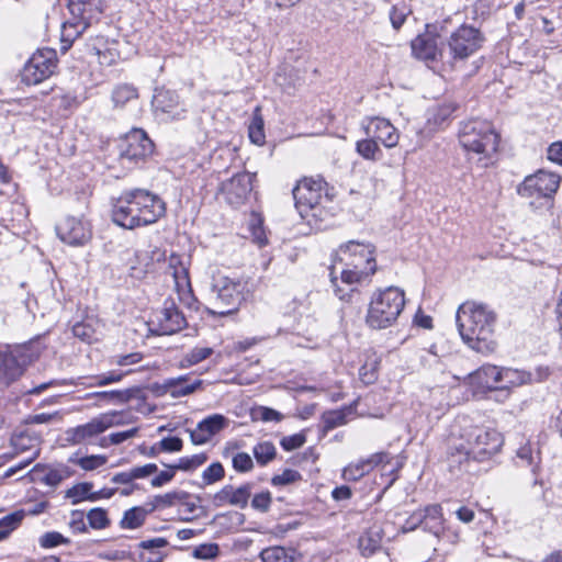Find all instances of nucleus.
Wrapping results in <instances>:
<instances>
[{
  "label": "nucleus",
  "instance_id": "8fccbe9b",
  "mask_svg": "<svg viewBox=\"0 0 562 562\" xmlns=\"http://www.w3.org/2000/svg\"><path fill=\"white\" fill-rule=\"evenodd\" d=\"M224 476V468L220 462L209 465L202 473L203 483L209 485L217 482Z\"/></svg>",
  "mask_w": 562,
  "mask_h": 562
},
{
  "label": "nucleus",
  "instance_id": "9d476101",
  "mask_svg": "<svg viewBox=\"0 0 562 562\" xmlns=\"http://www.w3.org/2000/svg\"><path fill=\"white\" fill-rule=\"evenodd\" d=\"M295 207L302 217L312 213L316 216V210L324 202L328 201L326 194V182L318 178H304L299 181L292 190Z\"/></svg>",
  "mask_w": 562,
  "mask_h": 562
},
{
  "label": "nucleus",
  "instance_id": "13d9d810",
  "mask_svg": "<svg viewBox=\"0 0 562 562\" xmlns=\"http://www.w3.org/2000/svg\"><path fill=\"white\" fill-rule=\"evenodd\" d=\"M72 382L71 381H68V380H57V379H54V380H49L47 382H44V383H41L30 390H26L25 391V394H29V395H38L41 394L42 392L50 389V387H54V386H60V385H71Z\"/></svg>",
  "mask_w": 562,
  "mask_h": 562
},
{
  "label": "nucleus",
  "instance_id": "a18cd8bd",
  "mask_svg": "<svg viewBox=\"0 0 562 562\" xmlns=\"http://www.w3.org/2000/svg\"><path fill=\"white\" fill-rule=\"evenodd\" d=\"M70 540L64 537L58 531H48L42 535L38 539V543L43 549H50L60 544H68Z\"/></svg>",
  "mask_w": 562,
  "mask_h": 562
},
{
  "label": "nucleus",
  "instance_id": "58836bf2",
  "mask_svg": "<svg viewBox=\"0 0 562 562\" xmlns=\"http://www.w3.org/2000/svg\"><path fill=\"white\" fill-rule=\"evenodd\" d=\"M518 464L531 467V472L535 473L538 467L540 456L538 451H533L530 443L521 446L517 452Z\"/></svg>",
  "mask_w": 562,
  "mask_h": 562
},
{
  "label": "nucleus",
  "instance_id": "7ed1b4c3",
  "mask_svg": "<svg viewBox=\"0 0 562 562\" xmlns=\"http://www.w3.org/2000/svg\"><path fill=\"white\" fill-rule=\"evenodd\" d=\"M461 442L451 447L449 467L469 472L472 461H484L497 453L503 446V437L494 428L469 426L463 428Z\"/></svg>",
  "mask_w": 562,
  "mask_h": 562
},
{
  "label": "nucleus",
  "instance_id": "aec40b11",
  "mask_svg": "<svg viewBox=\"0 0 562 562\" xmlns=\"http://www.w3.org/2000/svg\"><path fill=\"white\" fill-rule=\"evenodd\" d=\"M252 179L254 176L250 173L241 172L223 183V191L227 201L235 205L243 203L252 190Z\"/></svg>",
  "mask_w": 562,
  "mask_h": 562
},
{
  "label": "nucleus",
  "instance_id": "e433bc0d",
  "mask_svg": "<svg viewBox=\"0 0 562 562\" xmlns=\"http://www.w3.org/2000/svg\"><path fill=\"white\" fill-rule=\"evenodd\" d=\"M212 353H213L212 348L195 347L183 356V358L179 362V368L187 369L191 366H194V364L207 359Z\"/></svg>",
  "mask_w": 562,
  "mask_h": 562
},
{
  "label": "nucleus",
  "instance_id": "338daca9",
  "mask_svg": "<svg viewBox=\"0 0 562 562\" xmlns=\"http://www.w3.org/2000/svg\"><path fill=\"white\" fill-rule=\"evenodd\" d=\"M173 465L168 470L161 471L158 475L151 479L150 485L154 488L161 487L165 483L169 482L175 475Z\"/></svg>",
  "mask_w": 562,
  "mask_h": 562
},
{
  "label": "nucleus",
  "instance_id": "393cba45",
  "mask_svg": "<svg viewBox=\"0 0 562 562\" xmlns=\"http://www.w3.org/2000/svg\"><path fill=\"white\" fill-rule=\"evenodd\" d=\"M169 544L168 540L162 537H157L148 540H143L138 543L139 560L142 562H162L165 549Z\"/></svg>",
  "mask_w": 562,
  "mask_h": 562
},
{
  "label": "nucleus",
  "instance_id": "dca6fc26",
  "mask_svg": "<svg viewBox=\"0 0 562 562\" xmlns=\"http://www.w3.org/2000/svg\"><path fill=\"white\" fill-rule=\"evenodd\" d=\"M362 127L368 137H373L386 148H393L398 144L400 134L397 130L385 119H368L362 122Z\"/></svg>",
  "mask_w": 562,
  "mask_h": 562
},
{
  "label": "nucleus",
  "instance_id": "cd10ccee",
  "mask_svg": "<svg viewBox=\"0 0 562 562\" xmlns=\"http://www.w3.org/2000/svg\"><path fill=\"white\" fill-rule=\"evenodd\" d=\"M138 99V90L131 83L116 85L111 93V100L114 109H123L128 103L136 102Z\"/></svg>",
  "mask_w": 562,
  "mask_h": 562
},
{
  "label": "nucleus",
  "instance_id": "c03bdc74",
  "mask_svg": "<svg viewBox=\"0 0 562 562\" xmlns=\"http://www.w3.org/2000/svg\"><path fill=\"white\" fill-rule=\"evenodd\" d=\"M72 333L75 337L88 344H91L98 339L95 336V329L87 321L75 324L72 327Z\"/></svg>",
  "mask_w": 562,
  "mask_h": 562
},
{
  "label": "nucleus",
  "instance_id": "b1692460",
  "mask_svg": "<svg viewBox=\"0 0 562 562\" xmlns=\"http://www.w3.org/2000/svg\"><path fill=\"white\" fill-rule=\"evenodd\" d=\"M413 55L423 60H435L440 57L436 40L428 33L418 35L411 44Z\"/></svg>",
  "mask_w": 562,
  "mask_h": 562
},
{
  "label": "nucleus",
  "instance_id": "6ab92c4d",
  "mask_svg": "<svg viewBox=\"0 0 562 562\" xmlns=\"http://www.w3.org/2000/svg\"><path fill=\"white\" fill-rule=\"evenodd\" d=\"M151 104L156 113H161L173 120L181 119L186 112L178 93L169 89H157L153 97Z\"/></svg>",
  "mask_w": 562,
  "mask_h": 562
},
{
  "label": "nucleus",
  "instance_id": "39448f33",
  "mask_svg": "<svg viewBox=\"0 0 562 562\" xmlns=\"http://www.w3.org/2000/svg\"><path fill=\"white\" fill-rule=\"evenodd\" d=\"M499 136L492 124L482 120H470L461 124L459 143L467 153L479 156L476 164L486 168L498 147Z\"/></svg>",
  "mask_w": 562,
  "mask_h": 562
},
{
  "label": "nucleus",
  "instance_id": "c9c22d12",
  "mask_svg": "<svg viewBox=\"0 0 562 562\" xmlns=\"http://www.w3.org/2000/svg\"><path fill=\"white\" fill-rule=\"evenodd\" d=\"M25 515V510H15L0 519V541L21 525Z\"/></svg>",
  "mask_w": 562,
  "mask_h": 562
},
{
  "label": "nucleus",
  "instance_id": "f03ea898",
  "mask_svg": "<svg viewBox=\"0 0 562 562\" xmlns=\"http://www.w3.org/2000/svg\"><path fill=\"white\" fill-rule=\"evenodd\" d=\"M166 213L165 202L143 189L123 192L112 203V221L127 229L156 223Z\"/></svg>",
  "mask_w": 562,
  "mask_h": 562
},
{
  "label": "nucleus",
  "instance_id": "a211bd4d",
  "mask_svg": "<svg viewBox=\"0 0 562 562\" xmlns=\"http://www.w3.org/2000/svg\"><path fill=\"white\" fill-rule=\"evenodd\" d=\"M229 419L222 414H213L198 423L196 428L189 430L193 445H204L213 436L225 429Z\"/></svg>",
  "mask_w": 562,
  "mask_h": 562
},
{
  "label": "nucleus",
  "instance_id": "bb28decb",
  "mask_svg": "<svg viewBox=\"0 0 562 562\" xmlns=\"http://www.w3.org/2000/svg\"><path fill=\"white\" fill-rule=\"evenodd\" d=\"M456 109L457 106L453 103H442L431 106L427 111V124L434 130L446 126Z\"/></svg>",
  "mask_w": 562,
  "mask_h": 562
},
{
  "label": "nucleus",
  "instance_id": "0e129e2a",
  "mask_svg": "<svg viewBox=\"0 0 562 562\" xmlns=\"http://www.w3.org/2000/svg\"><path fill=\"white\" fill-rule=\"evenodd\" d=\"M182 445V440L179 437H166L159 442L160 449L168 452L180 451Z\"/></svg>",
  "mask_w": 562,
  "mask_h": 562
},
{
  "label": "nucleus",
  "instance_id": "4c0bfd02",
  "mask_svg": "<svg viewBox=\"0 0 562 562\" xmlns=\"http://www.w3.org/2000/svg\"><path fill=\"white\" fill-rule=\"evenodd\" d=\"M262 562H293V551L283 547H270L261 551Z\"/></svg>",
  "mask_w": 562,
  "mask_h": 562
},
{
  "label": "nucleus",
  "instance_id": "37998d69",
  "mask_svg": "<svg viewBox=\"0 0 562 562\" xmlns=\"http://www.w3.org/2000/svg\"><path fill=\"white\" fill-rule=\"evenodd\" d=\"M254 456L260 464H267L276 457V447L270 441L259 442L254 448Z\"/></svg>",
  "mask_w": 562,
  "mask_h": 562
},
{
  "label": "nucleus",
  "instance_id": "423d86ee",
  "mask_svg": "<svg viewBox=\"0 0 562 562\" xmlns=\"http://www.w3.org/2000/svg\"><path fill=\"white\" fill-rule=\"evenodd\" d=\"M405 306V293L397 286L378 290L371 296L366 324L372 329L393 326Z\"/></svg>",
  "mask_w": 562,
  "mask_h": 562
},
{
  "label": "nucleus",
  "instance_id": "4468645a",
  "mask_svg": "<svg viewBox=\"0 0 562 562\" xmlns=\"http://www.w3.org/2000/svg\"><path fill=\"white\" fill-rule=\"evenodd\" d=\"M150 324L156 326L153 331L157 335H172L187 326L183 314L172 300L165 301L164 307L154 314Z\"/></svg>",
  "mask_w": 562,
  "mask_h": 562
},
{
  "label": "nucleus",
  "instance_id": "49530a36",
  "mask_svg": "<svg viewBox=\"0 0 562 562\" xmlns=\"http://www.w3.org/2000/svg\"><path fill=\"white\" fill-rule=\"evenodd\" d=\"M137 432H138L137 427H134V428H131V429L124 430V431L113 432L109 437H103L100 440V446L105 448V447H109L110 445H120V443L124 442L125 440L135 437L137 435Z\"/></svg>",
  "mask_w": 562,
  "mask_h": 562
},
{
  "label": "nucleus",
  "instance_id": "f8f14e48",
  "mask_svg": "<svg viewBox=\"0 0 562 562\" xmlns=\"http://www.w3.org/2000/svg\"><path fill=\"white\" fill-rule=\"evenodd\" d=\"M57 67L54 49H40L34 53L21 71V80L27 86H35L49 78Z\"/></svg>",
  "mask_w": 562,
  "mask_h": 562
},
{
  "label": "nucleus",
  "instance_id": "c756f323",
  "mask_svg": "<svg viewBox=\"0 0 562 562\" xmlns=\"http://www.w3.org/2000/svg\"><path fill=\"white\" fill-rule=\"evenodd\" d=\"M382 530L378 527L370 528L359 538V549L364 557H370L380 549Z\"/></svg>",
  "mask_w": 562,
  "mask_h": 562
},
{
  "label": "nucleus",
  "instance_id": "473e14b6",
  "mask_svg": "<svg viewBox=\"0 0 562 562\" xmlns=\"http://www.w3.org/2000/svg\"><path fill=\"white\" fill-rule=\"evenodd\" d=\"M531 381V374L518 369L503 368L499 389L520 386Z\"/></svg>",
  "mask_w": 562,
  "mask_h": 562
},
{
  "label": "nucleus",
  "instance_id": "72a5a7b5",
  "mask_svg": "<svg viewBox=\"0 0 562 562\" xmlns=\"http://www.w3.org/2000/svg\"><path fill=\"white\" fill-rule=\"evenodd\" d=\"M356 151L367 160L378 161L382 158V150L373 137L360 139L356 143Z\"/></svg>",
  "mask_w": 562,
  "mask_h": 562
},
{
  "label": "nucleus",
  "instance_id": "f3484780",
  "mask_svg": "<svg viewBox=\"0 0 562 562\" xmlns=\"http://www.w3.org/2000/svg\"><path fill=\"white\" fill-rule=\"evenodd\" d=\"M109 428H111V420L108 417L97 416L87 424L67 429L65 431V440L70 445H80L99 436Z\"/></svg>",
  "mask_w": 562,
  "mask_h": 562
},
{
  "label": "nucleus",
  "instance_id": "6e6552de",
  "mask_svg": "<svg viewBox=\"0 0 562 562\" xmlns=\"http://www.w3.org/2000/svg\"><path fill=\"white\" fill-rule=\"evenodd\" d=\"M484 42L481 31L463 24L453 31L440 48V59L454 64L475 54Z\"/></svg>",
  "mask_w": 562,
  "mask_h": 562
},
{
  "label": "nucleus",
  "instance_id": "052dcab7",
  "mask_svg": "<svg viewBox=\"0 0 562 562\" xmlns=\"http://www.w3.org/2000/svg\"><path fill=\"white\" fill-rule=\"evenodd\" d=\"M366 473H369L364 470L363 464L359 461L355 464H350L344 469L342 476L346 481H357L362 477Z\"/></svg>",
  "mask_w": 562,
  "mask_h": 562
},
{
  "label": "nucleus",
  "instance_id": "79ce46f5",
  "mask_svg": "<svg viewBox=\"0 0 562 562\" xmlns=\"http://www.w3.org/2000/svg\"><path fill=\"white\" fill-rule=\"evenodd\" d=\"M175 281L176 290L179 294L191 291V283L189 278V270L186 265H180L177 270L171 272Z\"/></svg>",
  "mask_w": 562,
  "mask_h": 562
},
{
  "label": "nucleus",
  "instance_id": "9b49d317",
  "mask_svg": "<svg viewBox=\"0 0 562 562\" xmlns=\"http://www.w3.org/2000/svg\"><path fill=\"white\" fill-rule=\"evenodd\" d=\"M153 150L154 143L147 134L143 130L134 128L120 143V161L124 167L132 168L148 157Z\"/></svg>",
  "mask_w": 562,
  "mask_h": 562
},
{
  "label": "nucleus",
  "instance_id": "69168bd1",
  "mask_svg": "<svg viewBox=\"0 0 562 562\" xmlns=\"http://www.w3.org/2000/svg\"><path fill=\"white\" fill-rule=\"evenodd\" d=\"M69 527L74 532H85L87 530L83 514L81 512L71 513Z\"/></svg>",
  "mask_w": 562,
  "mask_h": 562
},
{
  "label": "nucleus",
  "instance_id": "ddd939ff",
  "mask_svg": "<svg viewBox=\"0 0 562 562\" xmlns=\"http://www.w3.org/2000/svg\"><path fill=\"white\" fill-rule=\"evenodd\" d=\"M560 178L553 172L539 170L535 175L525 178L518 187V194L524 198H550L557 192Z\"/></svg>",
  "mask_w": 562,
  "mask_h": 562
},
{
  "label": "nucleus",
  "instance_id": "3c124183",
  "mask_svg": "<svg viewBox=\"0 0 562 562\" xmlns=\"http://www.w3.org/2000/svg\"><path fill=\"white\" fill-rule=\"evenodd\" d=\"M87 519L90 526L94 529H103L109 525L106 512L101 508H93L89 510Z\"/></svg>",
  "mask_w": 562,
  "mask_h": 562
},
{
  "label": "nucleus",
  "instance_id": "412c9836",
  "mask_svg": "<svg viewBox=\"0 0 562 562\" xmlns=\"http://www.w3.org/2000/svg\"><path fill=\"white\" fill-rule=\"evenodd\" d=\"M442 513L440 505H429L424 509L414 513L407 520L409 529H414L420 524H424L425 529L438 536L442 530Z\"/></svg>",
  "mask_w": 562,
  "mask_h": 562
},
{
  "label": "nucleus",
  "instance_id": "774afa93",
  "mask_svg": "<svg viewBox=\"0 0 562 562\" xmlns=\"http://www.w3.org/2000/svg\"><path fill=\"white\" fill-rule=\"evenodd\" d=\"M548 159L559 165H562V142H555L549 146Z\"/></svg>",
  "mask_w": 562,
  "mask_h": 562
},
{
  "label": "nucleus",
  "instance_id": "864d4df0",
  "mask_svg": "<svg viewBox=\"0 0 562 562\" xmlns=\"http://www.w3.org/2000/svg\"><path fill=\"white\" fill-rule=\"evenodd\" d=\"M128 372H117V371H110L104 374L97 375L92 378L94 380L93 383H90L89 386H104L108 384L120 382L125 374Z\"/></svg>",
  "mask_w": 562,
  "mask_h": 562
},
{
  "label": "nucleus",
  "instance_id": "a19ab883",
  "mask_svg": "<svg viewBox=\"0 0 562 562\" xmlns=\"http://www.w3.org/2000/svg\"><path fill=\"white\" fill-rule=\"evenodd\" d=\"M259 111V108L255 110L252 121L249 125V138L256 145L263 144L266 137L263 132V120L260 116Z\"/></svg>",
  "mask_w": 562,
  "mask_h": 562
},
{
  "label": "nucleus",
  "instance_id": "1a4fd4ad",
  "mask_svg": "<svg viewBox=\"0 0 562 562\" xmlns=\"http://www.w3.org/2000/svg\"><path fill=\"white\" fill-rule=\"evenodd\" d=\"M70 19L64 23L63 42H71L98 21L103 12V0H68Z\"/></svg>",
  "mask_w": 562,
  "mask_h": 562
},
{
  "label": "nucleus",
  "instance_id": "20e7f679",
  "mask_svg": "<svg viewBox=\"0 0 562 562\" xmlns=\"http://www.w3.org/2000/svg\"><path fill=\"white\" fill-rule=\"evenodd\" d=\"M374 248L371 244L350 240L336 251L337 261L344 265L341 282L352 285L373 274L376 270Z\"/></svg>",
  "mask_w": 562,
  "mask_h": 562
},
{
  "label": "nucleus",
  "instance_id": "f257e3e1",
  "mask_svg": "<svg viewBox=\"0 0 562 562\" xmlns=\"http://www.w3.org/2000/svg\"><path fill=\"white\" fill-rule=\"evenodd\" d=\"M458 330L462 340L480 353H491L496 348V314L487 305L464 302L456 314Z\"/></svg>",
  "mask_w": 562,
  "mask_h": 562
},
{
  "label": "nucleus",
  "instance_id": "7c9ffc66",
  "mask_svg": "<svg viewBox=\"0 0 562 562\" xmlns=\"http://www.w3.org/2000/svg\"><path fill=\"white\" fill-rule=\"evenodd\" d=\"M134 396L133 390H121V391H102L93 392L86 395V398H97L98 404H124L127 403Z\"/></svg>",
  "mask_w": 562,
  "mask_h": 562
},
{
  "label": "nucleus",
  "instance_id": "f704fd0d",
  "mask_svg": "<svg viewBox=\"0 0 562 562\" xmlns=\"http://www.w3.org/2000/svg\"><path fill=\"white\" fill-rule=\"evenodd\" d=\"M477 379L490 389H496L501 385L502 369L496 366H483L476 371Z\"/></svg>",
  "mask_w": 562,
  "mask_h": 562
},
{
  "label": "nucleus",
  "instance_id": "5fc2aeb1",
  "mask_svg": "<svg viewBox=\"0 0 562 562\" xmlns=\"http://www.w3.org/2000/svg\"><path fill=\"white\" fill-rule=\"evenodd\" d=\"M391 460V454L385 451L376 452L368 457L367 459L360 460L363 464L364 470L370 472L373 468L382 463H389Z\"/></svg>",
  "mask_w": 562,
  "mask_h": 562
},
{
  "label": "nucleus",
  "instance_id": "bf43d9fd",
  "mask_svg": "<svg viewBox=\"0 0 562 562\" xmlns=\"http://www.w3.org/2000/svg\"><path fill=\"white\" fill-rule=\"evenodd\" d=\"M346 423V415L340 411L329 412L324 415L325 429H334Z\"/></svg>",
  "mask_w": 562,
  "mask_h": 562
},
{
  "label": "nucleus",
  "instance_id": "5701e85b",
  "mask_svg": "<svg viewBox=\"0 0 562 562\" xmlns=\"http://www.w3.org/2000/svg\"><path fill=\"white\" fill-rule=\"evenodd\" d=\"M202 380L191 379L189 375L169 378L164 381V387L172 397L187 396L194 393L202 385Z\"/></svg>",
  "mask_w": 562,
  "mask_h": 562
},
{
  "label": "nucleus",
  "instance_id": "603ef678",
  "mask_svg": "<svg viewBox=\"0 0 562 562\" xmlns=\"http://www.w3.org/2000/svg\"><path fill=\"white\" fill-rule=\"evenodd\" d=\"M206 461V456L204 453L194 454L192 457L181 458L178 464L173 465V469L180 470H194L202 465Z\"/></svg>",
  "mask_w": 562,
  "mask_h": 562
},
{
  "label": "nucleus",
  "instance_id": "a878e982",
  "mask_svg": "<svg viewBox=\"0 0 562 562\" xmlns=\"http://www.w3.org/2000/svg\"><path fill=\"white\" fill-rule=\"evenodd\" d=\"M23 373V366L12 353L0 352V382L9 385Z\"/></svg>",
  "mask_w": 562,
  "mask_h": 562
},
{
  "label": "nucleus",
  "instance_id": "09e8293b",
  "mask_svg": "<svg viewBox=\"0 0 562 562\" xmlns=\"http://www.w3.org/2000/svg\"><path fill=\"white\" fill-rule=\"evenodd\" d=\"M220 553L218 544L216 543H202L193 549L192 555L200 560L215 559Z\"/></svg>",
  "mask_w": 562,
  "mask_h": 562
},
{
  "label": "nucleus",
  "instance_id": "ea45409f",
  "mask_svg": "<svg viewBox=\"0 0 562 562\" xmlns=\"http://www.w3.org/2000/svg\"><path fill=\"white\" fill-rule=\"evenodd\" d=\"M106 457L101 454H93L88 457L79 458L77 456H71L69 458V462L79 465L85 471L95 470L106 463Z\"/></svg>",
  "mask_w": 562,
  "mask_h": 562
},
{
  "label": "nucleus",
  "instance_id": "0eeeda50",
  "mask_svg": "<svg viewBox=\"0 0 562 562\" xmlns=\"http://www.w3.org/2000/svg\"><path fill=\"white\" fill-rule=\"evenodd\" d=\"M254 291L248 277L231 278L221 273L213 276L212 292L215 293V304L218 310L214 314L221 316L236 312Z\"/></svg>",
  "mask_w": 562,
  "mask_h": 562
},
{
  "label": "nucleus",
  "instance_id": "c85d7f7f",
  "mask_svg": "<svg viewBox=\"0 0 562 562\" xmlns=\"http://www.w3.org/2000/svg\"><path fill=\"white\" fill-rule=\"evenodd\" d=\"M154 509L155 507L153 505L130 508L124 513V516L121 519V527L124 529H135L140 527L144 524L146 516L154 512Z\"/></svg>",
  "mask_w": 562,
  "mask_h": 562
},
{
  "label": "nucleus",
  "instance_id": "2eb2a0df",
  "mask_svg": "<svg viewBox=\"0 0 562 562\" xmlns=\"http://www.w3.org/2000/svg\"><path fill=\"white\" fill-rule=\"evenodd\" d=\"M58 237L70 246H82L90 240L92 233L88 222L67 216L56 226Z\"/></svg>",
  "mask_w": 562,
  "mask_h": 562
},
{
  "label": "nucleus",
  "instance_id": "2f4dec72",
  "mask_svg": "<svg viewBox=\"0 0 562 562\" xmlns=\"http://www.w3.org/2000/svg\"><path fill=\"white\" fill-rule=\"evenodd\" d=\"M74 471L67 465L44 469L37 479L50 487L58 486L64 480L70 477Z\"/></svg>",
  "mask_w": 562,
  "mask_h": 562
},
{
  "label": "nucleus",
  "instance_id": "de8ad7c7",
  "mask_svg": "<svg viewBox=\"0 0 562 562\" xmlns=\"http://www.w3.org/2000/svg\"><path fill=\"white\" fill-rule=\"evenodd\" d=\"M411 10L404 3L395 4L390 11V21L394 30H400L406 21Z\"/></svg>",
  "mask_w": 562,
  "mask_h": 562
},
{
  "label": "nucleus",
  "instance_id": "680f3d73",
  "mask_svg": "<svg viewBox=\"0 0 562 562\" xmlns=\"http://www.w3.org/2000/svg\"><path fill=\"white\" fill-rule=\"evenodd\" d=\"M257 418L263 420V422H281L283 416L280 412L270 408L261 406L255 412Z\"/></svg>",
  "mask_w": 562,
  "mask_h": 562
},
{
  "label": "nucleus",
  "instance_id": "e2e57ef3",
  "mask_svg": "<svg viewBox=\"0 0 562 562\" xmlns=\"http://www.w3.org/2000/svg\"><path fill=\"white\" fill-rule=\"evenodd\" d=\"M233 467L240 472H246L252 468V460L249 454L239 452L233 458Z\"/></svg>",
  "mask_w": 562,
  "mask_h": 562
},
{
  "label": "nucleus",
  "instance_id": "4be33fe9",
  "mask_svg": "<svg viewBox=\"0 0 562 562\" xmlns=\"http://www.w3.org/2000/svg\"><path fill=\"white\" fill-rule=\"evenodd\" d=\"M38 445L40 438L37 436L30 434L26 430L16 432L11 437V446L14 454H19L26 451L31 452V456L26 458L23 462H21L19 469L29 465L38 456Z\"/></svg>",
  "mask_w": 562,
  "mask_h": 562
},
{
  "label": "nucleus",
  "instance_id": "6e6d98bb",
  "mask_svg": "<svg viewBox=\"0 0 562 562\" xmlns=\"http://www.w3.org/2000/svg\"><path fill=\"white\" fill-rule=\"evenodd\" d=\"M306 441L304 434H294L291 436L283 437L280 441L281 447L285 451H292L302 447Z\"/></svg>",
  "mask_w": 562,
  "mask_h": 562
},
{
  "label": "nucleus",
  "instance_id": "4d7b16f0",
  "mask_svg": "<svg viewBox=\"0 0 562 562\" xmlns=\"http://www.w3.org/2000/svg\"><path fill=\"white\" fill-rule=\"evenodd\" d=\"M301 477L300 473L295 470L286 469L281 474L274 475L271 480L272 485L278 486H285L289 483L295 482Z\"/></svg>",
  "mask_w": 562,
  "mask_h": 562
}]
</instances>
